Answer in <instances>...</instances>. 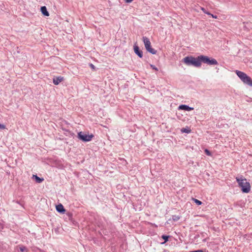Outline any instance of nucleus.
I'll list each match as a JSON object with an SVG mask.
<instances>
[{
	"mask_svg": "<svg viewBox=\"0 0 252 252\" xmlns=\"http://www.w3.org/2000/svg\"><path fill=\"white\" fill-rule=\"evenodd\" d=\"M162 238L165 240V242H167L168 240L169 236L162 235Z\"/></svg>",
	"mask_w": 252,
	"mask_h": 252,
	"instance_id": "f3484780",
	"label": "nucleus"
},
{
	"mask_svg": "<svg viewBox=\"0 0 252 252\" xmlns=\"http://www.w3.org/2000/svg\"><path fill=\"white\" fill-rule=\"evenodd\" d=\"M151 67H152L154 69H155V70H158V68H157L156 67H155L154 65H151Z\"/></svg>",
	"mask_w": 252,
	"mask_h": 252,
	"instance_id": "a878e982",
	"label": "nucleus"
},
{
	"mask_svg": "<svg viewBox=\"0 0 252 252\" xmlns=\"http://www.w3.org/2000/svg\"><path fill=\"white\" fill-rule=\"evenodd\" d=\"M244 83L250 86H252V80H243Z\"/></svg>",
	"mask_w": 252,
	"mask_h": 252,
	"instance_id": "f8f14e48",
	"label": "nucleus"
},
{
	"mask_svg": "<svg viewBox=\"0 0 252 252\" xmlns=\"http://www.w3.org/2000/svg\"><path fill=\"white\" fill-rule=\"evenodd\" d=\"M192 200L198 205H200L202 204V202L197 199L192 198Z\"/></svg>",
	"mask_w": 252,
	"mask_h": 252,
	"instance_id": "ddd939ff",
	"label": "nucleus"
},
{
	"mask_svg": "<svg viewBox=\"0 0 252 252\" xmlns=\"http://www.w3.org/2000/svg\"><path fill=\"white\" fill-rule=\"evenodd\" d=\"M61 80H53V83L55 85H57L61 82Z\"/></svg>",
	"mask_w": 252,
	"mask_h": 252,
	"instance_id": "dca6fc26",
	"label": "nucleus"
},
{
	"mask_svg": "<svg viewBox=\"0 0 252 252\" xmlns=\"http://www.w3.org/2000/svg\"><path fill=\"white\" fill-rule=\"evenodd\" d=\"M134 53L140 58L143 57V52L140 50L139 47L135 44L133 46Z\"/></svg>",
	"mask_w": 252,
	"mask_h": 252,
	"instance_id": "423d86ee",
	"label": "nucleus"
},
{
	"mask_svg": "<svg viewBox=\"0 0 252 252\" xmlns=\"http://www.w3.org/2000/svg\"><path fill=\"white\" fill-rule=\"evenodd\" d=\"M89 65H90V67H91L93 69H94V68H95V66H94V65L93 64H92V63H90Z\"/></svg>",
	"mask_w": 252,
	"mask_h": 252,
	"instance_id": "4be33fe9",
	"label": "nucleus"
},
{
	"mask_svg": "<svg viewBox=\"0 0 252 252\" xmlns=\"http://www.w3.org/2000/svg\"><path fill=\"white\" fill-rule=\"evenodd\" d=\"M200 56L195 58L192 56H188L185 57L182 60L183 62L186 65L188 66H193L196 67L201 66Z\"/></svg>",
	"mask_w": 252,
	"mask_h": 252,
	"instance_id": "f257e3e1",
	"label": "nucleus"
},
{
	"mask_svg": "<svg viewBox=\"0 0 252 252\" xmlns=\"http://www.w3.org/2000/svg\"><path fill=\"white\" fill-rule=\"evenodd\" d=\"M143 40L147 51L153 55L156 54L157 50L152 48L149 39L146 36H144L143 37Z\"/></svg>",
	"mask_w": 252,
	"mask_h": 252,
	"instance_id": "39448f33",
	"label": "nucleus"
},
{
	"mask_svg": "<svg viewBox=\"0 0 252 252\" xmlns=\"http://www.w3.org/2000/svg\"><path fill=\"white\" fill-rule=\"evenodd\" d=\"M190 129H187V128H183L182 129H181V131L182 132H185V133H189L190 132Z\"/></svg>",
	"mask_w": 252,
	"mask_h": 252,
	"instance_id": "4468645a",
	"label": "nucleus"
},
{
	"mask_svg": "<svg viewBox=\"0 0 252 252\" xmlns=\"http://www.w3.org/2000/svg\"><path fill=\"white\" fill-rule=\"evenodd\" d=\"M200 59L201 63H203L210 65H215L218 64V62L215 59L209 58L206 56L200 55Z\"/></svg>",
	"mask_w": 252,
	"mask_h": 252,
	"instance_id": "7ed1b4c3",
	"label": "nucleus"
},
{
	"mask_svg": "<svg viewBox=\"0 0 252 252\" xmlns=\"http://www.w3.org/2000/svg\"><path fill=\"white\" fill-rule=\"evenodd\" d=\"M180 219V217L179 216H173V220H174V221H176V220H178Z\"/></svg>",
	"mask_w": 252,
	"mask_h": 252,
	"instance_id": "6ab92c4d",
	"label": "nucleus"
},
{
	"mask_svg": "<svg viewBox=\"0 0 252 252\" xmlns=\"http://www.w3.org/2000/svg\"><path fill=\"white\" fill-rule=\"evenodd\" d=\"M179 110H184L186 111H191L193 110V108L190 107L187 105H181L178 107Z\"/></svg>",
	"mask_w": 252,
	"mask_h": 252,
	"instance_id": "1a4fd4ad",
	"label": "nucleus"
},
{
	"mask_svg": "<svg viewBox=\"0 0 252 252\" xmlns=\"http://www.w3.org/2000/svg\"><path fill=\"white\" fill-rule=\"evenodd\" d=\"M201 10L205 14H207L208 15H211V13H210L209 12L207 11L205 8H204V7H201Z\"/></svg>",
	"mask_w": 252,
	"mask_h": 252,
	"instance_id": "2eb2a0df",
	"label": "nucleus"
},
{
	"mask_svg": "<svg viewBox=\"0 0 252 252\" xmlns=\"http://www.w3.org/2000/svg\"><path fill=\"white\" fill-rule=\"evenodd\" d=\"M33 177L35 178L36 182L38 183H40L44 180L43 178H40L36 175H33Z\"/></svg>",
	"mask_w": 252,
	"mask_h": 252,
	"instance_id": "9b49d317",
	"label": "nucleus"
},
{
	"mask_svg": "<svg viewBox=\"0 0 252 252\" xmlns=\"http://www.w3.org/2000/svg\"><path fill=\"white\" fill-rule=\"evenodd\" d=\"M205 153L208 156H211L212 155L211 152L207 149L205 150Z\"/></svg>",
	"mask_w": 252,
	"mask_h": 252,
	"instance_id": "a211bd4d",
	"label": "nucleus"
},
{
	"mask_svg": "<svg viewBox=\"0 0 252 252\" xmlns=\"http://www.w3.org/2000/svg\"><path fill=\"white\" fill-rule=\"evenodd\" d=\"M235 72L240 79H251L245 73L242 71L236 70Z\"/></svg>",
	"mask_w": 252,
	"mask_h": 252,
	"instance_id": "0eeeda50",
	"label": "nucleus"
},
{
	"mask_svg": "<svg viewBox=\"0 0 252 252\" xmlns=\"http://www.w3.org/2000/svg\"><path fill=\"white\" fill-rule=\"evenodd\" d=\"M5 128H6L5 126H4V125H1V124H0V129H5Z\"/></svg>",
	"mask_w": 252,
	"mask_h": 252,
	"instance_id": "aec40b11",
	"label": "nucleus"
},
{
	"mask_svg": "<svg viewBox=\"0 0 252 252\" xmlns=\"http://www.w3.org/2000/svg\"><path fill=\"white\" fill-rule=\"evenodd\" d=\"M133 0H125V2L127 3H130L132 2Z\"/></svg>",
	"mask_w": 252,
	"mask_h": 252,
	"instance_id": "393cba45",
	"label": "nucleus"
},
{
	"mask_svg": "<svg viewBox=\"0 0 252 252\" xmlns=\"http://www.w3.org/2000/svg\"><path fill=\"white\" fill-rule=\"evenodd\" d=\"M77 137L83 142H89L92 140L94 135L93 134H88L85 132L80 131L78 133Z\"/></svg>",
	"mask_w": 252,
	"mask_h": 252,
	"instance_id": "20e7f679",
	"label": "nucleus"
},
{
	"mask_svg": "<svg viewBox=\"0 0 252 252\" xmlns=\"http://www.w3.org/2000/svg\"><path fill=\"white\" fill-rule=\"evenodd\" d=\"M210 15L212 17H213L214 19H217L218 18V16L217 15H213V14H212L211 13V15Z\"/></svg>",
	"mask_w": 252,
	"mask_h": 252,
	"instance_id": "5701e85b",
	"label": "nucleus"
},
{
	"mask_svg": "<svg viewBox=\"0 0 252 252\" xmlns=\"http://www.w3.org/2000/svg\"><path fill=\"white\" fill-rule=\"evenodd\" d=\"M236 181L237 182L239 187L241 188V190L244 193H249L251 189L250 183L247 181L246 178H244L242 176L241 177H236Z\"/></svg>",
	"mask_w": 252,
	"mask_h": 252,
	"instance_id": "f03ea898",
	"label": "nucleus"
},
{
	"mask_svg": "<svg viewBox=\"0 0 252 252\" xmlns=\"http://www.w3.org/2000/svg\"><path fill=\"white\" fill-rule=\"evenodd\" d=\"M57 211L61 213L64 214L65 212L63 205L62 204H60L56 206Z\"/></svg>",
	"mask_w": 252,
	"mask_h": 252,
	"instance_id": "6e6552de",
	"label": "nucleus"
},
{
	"mask_svg": "<svg viewBox=\"0 0 252 252\" xmlns=\"http://www.w3.org/2000/svg\"><path fill=\"white\" fill-rule=\"evenodd\" d=\"M204 252L202 250H196V251H191V252Z\"/></svg>",
	"mask_w": 252,
	"mask_h": 252,
	"instance_id": "b1692460",
	"label": "nucleus"
},
{
	"mask_svg": "<svg viewBox=\"0 0 252 252\" xmlns=\"http://www.w3.org/2000/svg\"><path fill=\"white\" fill-rule=\"evenodd\" d=\"M20 251L22 252H24L25 250H26V248L25 247H22L20 248Z\"/></svg>",
	"mask_w": 252,
	"mask_h": 252,
	"instance_id": "412c9836",
	"label": "nucleus"
},
{
	"mask_svg": "<svg viewBox=\"0 0 252 252\" xmlns=\"http://www.w3.org/2000/svg\"><path fill=\"white\" fill-rule=\"evenodd\" d=\"M56 79H63V77H62L61 76H58V77H57Z\"/></svg>",
	"mask_w": 252,
	"mask_h": 252,
	"instance_id": "bb28decb",
	"label": "nucleus"
},
{
	"mask_svg": "<svg viewBox=\"0 0 252 252\" xmlns=\"http://www.w3.org/2000/svg\"><path fill=\"white\" fill-rule=\"evenodd\" d=\"M40 10H41V12L42 14L44 16H49V13L48 11H47L46 6H41V8H40Z\"/></svg>",
	"mask_w": 252,
	"mask_h": 252,
	"instance_id": "9d476101",
	"label": "nucleus"
}]
</instances>
